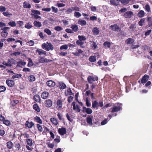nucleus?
<instances>
[{"label":"nucleus","mask_w":152,"mask_h":152,"mask_svg":"<svg viewBox=\"0 0 152 152\" xmlns=\"http://www.w3.org/2000/svg\"><path fill=\"white\" fill-rule=\"evenodd\" d=\"M7 62L10 65L9 66L11 67L12 64H16V61L12 58L9 59L8 60Z\"/></svg>","instance_id":"17"},{"label":"nucleus","mask_w":152,"mask_h":152,"mask_svg":"<svg viewBox=\"0 0 152 152\" xmlns=\"http://www.w3.org/2000/svg\"><path fill=\"white\" fill-rule=\"evenodd\" d=\"M147 21L148 23V26L149 27L152 26V17H148Z\"/></svg>","instance_id":"27"},{"label":"nucleus","mask_w":152,"mask_h":152,"mask_svg":"<svg viewBox=\"0 0 152 152\" xmlns=\"http://www.w3.org/2000/svg\"><path fill=\"white\" fill-rule=\"evenodd\" d=\"M118 2H121V3L124 5H126L128 4L129 1H127V0H116Z\"/></svg>","instance_id":"44"},{"label":"nucleus","mask_w":152,"mask_h":152,"mask_svg":"<svg viewBox=\"0 0 152 152\" xmlns=\"http://www.w3.org/2000/svg\"><path fill=\"white\" fill-rule=\"evenodd\" d=\"M71 28H72L73 31H74V32H77L78 31V26L77 25H72Z\"/></svg>","instance_id":"30"},{"label":"nucleus","mask_w":152,"mask_h":152,"mask_svg":"<svg viewBox=\"0 0 152 152\" xmlns=\"http://www.w3.org/2000/svg\"><path fill=\"white\" fill-rule=\"evenodd\" d=\"M33 109L37 112H39L40 111V109L37 103H35L34 104L33 106Z\"/></svg>","instance_id":"22"},{"label":"nucleus","mask_w":152,"mask_h":152,"mask_svg":"<svg viewBox=\"0 0 152 152\" xmlns=\"http://www.w3.org/2000/svg\"><path fill=\"white\" fill-rule=\"evenodd\" d=\"M26 140L28 145L30 146L32 145L33 142L31 140L29 139H26Z\"/></svg>","instance_id":"43"},{"label":"nucleus","mask_w":152,"mask_h":152,"mask_svg":"<svg viewBox=\"0 0 152 152\" xmlns=\"http://www.w3.org/2000/svg\"><path fill=\"white\" fill-rule=\"evenodd\" d=\"M82 111L83 113L85 111L86 113L88 114H91L93 112L91 109L90 108H86L85 107H83Z\"/></svg>","instance_id":"7"},{"label":"nucleus","mask_w":152,"mask_h":152,"mask_svg":"<svg viewBox=\"0 0 152 152\" xmlns=\"http://www.w3.org/2000/svg\"><path fill=\"white\" fill-rule=\"evenodd\" d=\"M34 120L37 123L40 124L42 123V121L40 118L37 116H36L34 118Z\"/></svg>","instance_id":"32"},{"label":"nucleus","mask_w":152,"mask_h":152,"mask_svg":"<svg viewBox=\"0 0 152 152\" xmlns=\"http://www.w3.org/2000/svg\"><path fill=\"white\" fill-rule=\"evenodd\" d=\"M33 24L35 26L38 28H40L42 26L41 23L39 21L35 20L33 23Z\"/></svg>","instance_id":"23"},{"label":"nucleus","mask_w":152,"mask_h":152,"mask_svg":"<svg viewBox=\"0 0 152 152\" xmlns=\"http://www.w3.org/2000/svg\"><path fill=\"white\" fill-rule=\"evenodd\" d=\"M23 6L24 8H30L31 7V5L30 4L25 2H24L23 4Z\"/></svg>","instance_id":"42"},{"label":"nucleus","mask_w":152,"mask_h":152,"mask_svg":"<svg viewBox=\"0 0 152 152\" xmlns=\"http://www.w3.org/2000/svg\"><path fill=\"white\" fill-rule=\"evenodd\" d=\"M93 117L91 115H90L87 117L86 118V121L87 123L89 125H93L92 119Z\"/></svg>","instance_id":"12"},{"label":"nucleus","mask_w":152,"mask_h":152,"mask_svg":"<svg viewBox=\"0 0 152 152\" xmlns=\"http://www.w3.org/2000/svg\"><path fill=\"white\" fill-rule=\"evenodd\" d=\"M103 45L104 46L107 47V48H110V47L111 44L110 42L106 41L104 42Z\"/></svg>","instance_id":"46"},{"label":"nucleus","mask_w":152,"mask_h":152,"mask_svg":"<svg viewBox=\"0 0 152 152\" xmlns=\"http://www.w3.org/2000/svg\"><path fill=\"white\" fill-rule=\"evenodd\" d=\"M22 136H24V137L25 138H28H28L29 137V135L27 133H26V132H25L23 134L22 133L21 134V135L20 136V137Z\"/></svg>","instance_id":"49"},{"label":"nucleus","mask_w":152,"mask_h":152,"mask_svg":"<svg viewBox=\"0 0 152 152\" xmlns=\"http://www.w3.org/2000/svg\"><path fill=\"white\" fill-rule=\"evenodd\" d=\"M37 126L38 130L39 132H42V131L43 129L41 125L39 124H37Z\"/></svg>","instance_id":"53"},{"label":"nucleus","mask_w":152,"mask_h":152,"mask_svg":"<svg viewBox=\"0 0 152 152\" xmlns=\"http://www.w3.org/2000/svg\"><path fill=\"white\" fill-rule=\"evenodd\" d=\"M133 15V12L130 11H128L125 13L124 16L126 18H131Z\"/></svg>","instance_id":"6"},{"label":"nucleus","mask_w":152,"mask_h":152,"mask_svg":"<svg viewBox=\"0 0 152 152\" xmlns=\"http://www.w3.org/2000/svg\"><path fill=\"white\" fill-rule=\"evenodd\" d=\"M29 58V62L28 64V67H30L33 65V63L32 62V60L30 58Z\"/></svg>","instance_id":"61"},{"label":"nucleus","mask_w":152,"mask_h":152,"mask_svg":"<svg viewBox=\"0 0 152 152\" xmlns=\"http://www.w3.org/2000/svg\"><path fill=\"white\" fill-rule=\"evenodd\" d=\"M17 67H22V66H24L26 64V62L25 61H23L22 60L17 63Z\"/></svg>","instance_id":"16"},{"label":"nucleus","mask_w":152,"mask_h":152,"mask_svg":"<svg viewBox=\"0 0 152 152\" xmlns=\"http://www.w3.org/2000/svg\"><path fill=\"white\" fill-rule=\"evenodd\" d=\"M45 106L48 107H50L53 105V102L50 99H48L45 101Z\"/></svg>","instance_id":"9"},{"label":"nucleus","mask_w":152,"mask_h":152,"mask_svg":"<svg viewBox=\"0 0 152 152\" xmlns=\"http://www.w3.org/2000/svg\"><path fill=\"white\" fill-rule=\"evenodd\" d=\"M65 95L66 96L68 95H73L74 94L72 93L70 88H68L66 91V92H65Z\"/></svg>","instance_id":"29"},{"label":"nucleus","mask_w":152,"mask_h":152,"mask_svg":"<svg viewBox=\"0 0 152 152\" xmlns=\"http://www.w3.org/2000/svg\"><path fill=\"white\" fill-rule=\"evenodd\" d=\"M83 52V51L81 49H79L77 51L75 52V53H74L73 54L75 56H79L80 55V54L82 53Z\"/></svg>","instance_id":"41"},{"label":"nucleus","mask_w":152,"mask_h":152,"mask_svg":"<svg viewBox=\"0 0 152 152\" xmlns=\"http://www.w3.org/2000/svg\"><path fill=\"white\" fill-rule=\"evenodd\" d=\"M76 43L78 45L80 46L83 45V42L81 41L80 40H77L76 42Z\"/></svg>","instance_id":"59"},{"label":"nucleus","mask_w":152,"mask_h":152,"mask_svg":"<svg viewBox=\"0 0 152 152\" xmlns=\"http://www.w3.org/2000/svg\"><path fill=\"white\" fill-rule=\"evenodd\" d=\"M25 126L28 128H31L34 125V123L32 121L29 122L28 121H26Z\"/></svg>","instance_id":"13"},{"label":"nucleus","mask_w":152,"mask_h":152,"mask_svg":"<svg viewBox=\"0 0 152 152\" xmlns=\"http://www.w3.org/2000/svg\"><path fill=\"white\" fill-rule=\"evenodd\" d=\"M110 109L111 110V113H113L120 111L122 109V108L120 106H114L113 107H111Z\"/></svg>","instance_id":"4"},{"label":"nucleus","mask_w":152,"mask_h":152,"mask_svg":"<svg viewBox=\"0 0 152 152\" xmlns=\"http://www.w3.org/2000/svg\"><path fill=\"white\" fill-rule=\"evenodd\" d=\"M28 45L31 46H33L34 44V42L33 40H30V41L27 42Z\"/></svg>","instance_id":"62"},{"label":"nucleus","mask_w":152,"mask_h":152,"mask_svg":"<svg viewBox=\"0 0 152 152\" xmlns=\"http://www.w3.org/2000/svg\"><path fill=\"white\" fill-rule=\"evenodd\" d=\"M50 61L48 60L46 58H45L44 57H40L39 59V62L41 63H43L44 62H48Z\"/></svg>","instance_id":"19"},{"label":"nucleus","mask_w":152,"mask_h":152,"mask_svg":"<svg viewBox=\"0 0 152 152\" xmlns=\"http://www.w3.org/2000/svg\"><path fill=\"white\" fill-rule=\"evenodd\" d=\"M9 27H4L2 29L3 31L1 33V35L3 37H6L7 36L8 33L7 31V30L9 29Z\"/></svg>","instance_id":"10"},{"label":"nucleus","mask_w":152,"mask_h":152,"mask_svg":"<svg viewBox=\"0 0 152 152\" xmlns=\"http://www.w3.org/2000/svg\"><path fill=\"white\" fill-rule=\"evenodd\" d=\"M22 76V75L21 74H19L16 75H14L12 76V79H15L16 78H19L20 77Z\"/></svg>","instance_id":"47"},{"label":"nucleus","mask_w":152,"mask_h":152,"mask_svg":"<svg viewBox=\"0 0 152 152\" xmlns=\"http://www.w3.org/2000/svg\"><path fill=\"white\" fill-rule=\"evenodd\" d=\"M74 15L77 18H79L81 16V14L78 12H75L74 13Z\"/></svg>","instance_id":"60"},{"label":"nucleus","mask_w":152,"mask_h":152,"mask_svg":"<svg viewBox=\"0 0 152 152\" xmlns=\"http://www.w3.org/2000/svg\"><path fill=\"white\" fill-rule=\"evenodd\" d=\"M33 99L36 102L40 103V98L39 95L36 94L34 95L33 97Z\"/></svg>","instance_id":"21"},{"label":"nucleus","mask_w":152,"mask_h":152,"mask_svg":"<svg viewBox=\"0 0 152 152\" xmlns=\"http://www.w3.org/2000/svg\"><path fill=\"white\" fill-rule=\"evenodd\" d=\"M58 87L61 89H64L66 88V85L62 82H58Z\"/></svg>","instance_id":"14"},{"label":"nucleus","mask_w":152,"mask_h":152,"mask_svg":"<svg viewBox=\"0 0 152 152\" xmlns=\"http://www.w3.org/2000/svg\"><path fill=\"white\" fill-rule=\"evenodd\" d=\"M149 77L148 75H145L142 78L141 83L143 84L146 83L148 80Z\"/></svg>","instance_id":"15"},{"label":"nucleus","mask_w":152,"mask_h":152,"mask_svg":"<svg viewBox=\"0 0 152 152\" xmlns=\"http://www.w3.org/2000/svg\"><path fill=\"white\" fill-rule=\"evenodd\" d=\"M50 121L54 125H56L58 124V120L57 119L53 117L51 118L50 119Z\"/></svg>","instance_id":"24"},{"label":"nucleus","mask_w":152,"mask_h":152,"mask_svg":"<svg viewBox=\"0 0 152 152\" xmlns=\"http://www.w3.org/2000/svg\"><path fill=\"white\" fill-rule=\"evenodd\" d=\"M13 146V143L12 142L9 141L7 143V147L9 149H11L12 148Z\"/></svg>","instance_id":"28"},{"label":"nucleus","mask_w":152,"mask_h":152,"mask_svg":"<svg viewBox=\"0 0 152 152\" xmlns=\"http://www.w3.org/2000/svg\"><path fill=\"white\" fill-rule=\"evenodd\" d=\"M72 10L73 11L75 10L76 11H80V8L77 7V6H75L73 7H72Z\"/></svg>","instance_id":"63"},{"label":"nucleus","mask_w":152,"mask_h":152,"mask_svg":"<svg viewBox=\"0 0 152 152\" xmlns=\"http://www.w3.org/2000/svg\"><path fill=\"white\" fill-rule=\"evenodd\" d=\"M78 23L82 26H84L86 24V22L84 20H80L78 21Z\"/></svg>","instance_id":"36"},{"label":"nucleus","mask_w":152,"mask_h":152,"mask_svg":"<svg viewBox=\"0 0 152 152\" xmlns=\"http://www.w3.org/2000/svg\"><path fill=\"white\" fill-rule=\"evenodd\" d=\"M57 105L59 108H61L62 106V101L60 99L57 100Z\"/></svg>","instance_id":"25"},{"label":"nucleus","mask_w":152,"mask_h":152,"mask_svg":"<svg viewBox=\"0 0 152 152\" xmlns=\"http://www.w3.org/2000/svg\"><path fill=\"white\" fill-rule=\"evenodd\" d=\"M134 41V39L130 38L127 39L126 40L125 42L127 44H131L133 43Z\"/></svg>","instance_id":"26"},{"label":"nucleus","mask_w":152,"mask_h":152,"mask_svg":"<svg viewBox=\"0 0 152 152\" xmlns=\"http://www.w3.org/2000/svg\"><path fill=\"white\" fill-rule=\"evenodd\" d=\"M8 24L12 27H15L16 26V23L15 21H11L8 23Z\"/></svg>","instance_id":"51"},{"label":"nucleus","mask_w":152,"mask_h":152,"mask_svg":"<svg viewBox=\"0 0 152 152\" xmlns=\"http://www.w3.org/2000/svg\"><path fill=\"white\" fill-rule=\"evenodd\" d=\"M6 83L7 86L10 87H12L15 85L14 81L12 80H6Z\"/></svg>","instance_id":"5"},{"label":"nucleus","mask_w":152,"mask_h":152,"mask_svg":"<svg viewBox=\"0 0 152 152\" xmlns=\"http://www.w3.org/2000/svg\"><path fill=\"white\" fill-rule=\"evenodd\" d=\"M145 15V12L143 10H141L137 14V16L139 18L143 17Z\"/></svg>","instance_id":"37"},{"label":"nucleus","mask_w":152,"mask_h":152,"mask_svg":"<svg viewBox=\"0 0 152 152\" xmlns=\"http://www.w3.org/2000/svg\"><path fill=\"white\" fill-rule=\"evenodd\" d=\"M68 47L67 45H62L60 48V50H67Z\"/></svg>","instance_id":"58"},{"label":"nucleus","mask_w":152,"mask_h":152,"mask_svg":"<svg viewBox=\"0 0 152 152\" xmlns=\"http://www.w3.org/2000/svg\"><path fill=\"white\" fill-rule=\"evenodd\" d=\"M98 80L97 77H94L92 76H89L87 78V80L89 83L92 84L94 81H97Z\"/></svg>","instance_id":"1"},{"label":"nucleus","mask_w":152,"mask_h":152,"mask_svg":"<svg viewBox=\"0 0 152 152\" xmlns=\"http://www.w3.org/2000/svg\"><path fill=\"white\" fill-rule=\"evenodd\" d=\"M3 123L7 126H10L11 124V123L10 121L8 120H5L3 121Z\"/></svg>","instance_id":"50"},{"label":"nucleus","mask_w":152,"mask_h":152,"mask_svg":"<svg viewBox=\"0 0 152 152\" xmlns=\"http://www.w3.org/2000/svg\"><path fill=\"white\" fill-rule=\"evenodd\" d=\"M73 107V109L74 110L76 111L77 112L79 113L80 111V107L78 105H76V103L75 102H73L72 103Z\"/></svg>","instance_id":"3"},{"label":"nucleus","mask_w":152,"mask_h":152,"mask_svg":"<svg viewBox=\"0 0 152 152\" xmlns=\"http://www.w3.org/2000/svg\"><path fill=\"white\" fill-rule=\"evenodd\" d=\"M110 4L113 6H118L119 5L118 3H117L115 0H110Z\"/></svg>","instance_id":"35"},{"label":"nucleus","mask_w":152,"mask_h":152,"mask_svg":"<svg viewBox=\"0 0 152 152\" xmlns=\"http://www.w3.org/2000/svg\"><path fill=\"white\" fill-rule=\"evenodd\" d=\"M58 133L61 135H63L66 133V129L64 127H62L59 129L58 130Z\"/></svg>","instance_id":"8"},{"label":"nucleus","mask_w":152,"mask_h":152,"mask_svg":"<svg viewBox=\"0 0 152 152\" xmlns=\"http://www.w3.org/2000/svg\"><path fill=\"white\" fill-rule=\"evenodd\" d=\"M33 27L31 22H28L25 25V27L27 29H30Z\"/></svg>","instance_id":"38"},{"label":"nucleus","mask_w":152,"mask_h":152,"mask_svg":"<svg viewBox=\"0 0 152 152\" xmlns=\"http://www.w3.org/2000/svg\"><path fill=\"white\" fill-rule=\"evenodd\" d=\"M98 107V103L96 101H94L92 103V108H97Z\"/></svg>","instance_id":"34"},{"label":"nucleus","mask_w":152,"mask_h":152,"mask_svg":"<svg viewBox=\"0 0 152 152\" xmlns=\"http://www.w3.org/2000/svg\"><path fill=\"white\" fill-rule=\"evenodd\" d=\"M110 27L111 28L112 30L117 32L120 31L121 30V28L117 24L112 25Z\"/></svg>","instance_id":"2"},{"label":"nucleus","mask_w":152,"mask_h":152,"mask_svg":"<svg viewBox=\"0 0 152 152\" xmlns=\"http://www.w3.org/2000/svg\"><path fill=\"white\" fill-rule=\"evenodd\" d=\"M19 100L17 99L14 100L11 102V105L12 107H14L19 103Z\"/></svg>","instance_id":"33"},{"label":"nucleus","mask_w":152,"mask_h":152,"mask_svg":"<svg viewBox=\"0 0 152 152\" xmlns=\"http://www.w3.org/2000/svg\"><path fill=\"white\" fill-rule=\"evenodd\" d=\"M36 52H38V54L39 55H41V54H43L44 55H46V52L42 50V49H37L36 50Z\"/></svg>","instance_id":"39"},{"label":"nucleus","mask_w":152,"mask_h":152,"mask_svg":"<svg viewBox=\"0 0 152 152\" xmlns=\"http://www.w3.org/2000/svg\"><path fill=\"white\" fill-rule=\"evenodd\" d=\"M17 24L19 25L20 27H21L23 25V22L22 21H18Z\"/></svg>","instance_id":"64"},{"label":"nucleus","mask_w":152,"mask_h":152,"mask_svg":"<svg viewBox=\"0 0 152 152\" xmlns=\"http://www.w3.org/2000/svg\"><path fill=\"white\" fill-rule=\"evenodd\" d=\"M31 12L32 13L31 14V15L32 16L36 15H40L41 14L40 12L37 10H32Z\"/></svg>","instance_id":"18"},{"label":"nucleus","mask_w":152,"mask_h":152,"mask_svg":"<svg viewBox=\"0 0 152 152\" xmlns=\"http://www.w3.org/2000/svg\"><path fill=\"white\" fill-rule=\"evenodd\" d=\"M6 90V88L4 86H0V93Z\"/></svg>","instance_id":"57"},{"label":"nucleus","mask_w":152,"mask_h":152,"mask_svg":"<svg viewBox=\"0 0 152 152\" xmlns=\"http://www.w3.org/2000/svg\"><path fill=\"white\" fill-rule=\"evenodd\" d=\"M46 84L49 87L52 88L55 86L56 83L53 81L50 80L47 82Z\"/></svg>","instance_id":"11"},{"label":"nucleus","mask_w":152,"mask_h":152,"mask_svg":"<svg viewBox=\"0 0 152 152\" xmlns=\"http://www.w3.org/2000/svg\"><path fill=\"white\" fill-rule=\"evenodd\" d=\"M145 9L147 12H149L150 11V7L148 4H147L145 6Z\"/></svg>","instance_id":"54"},{"label":"nucleus","mask_w":152,"mask_h":152,"mask_svg":"<svg viewBox=\"0 0 152 152\" xmlns=\"http://www.w3.org/2000/svg\"><path fill=\"white\" fill-rule=\"evenodd\" d=\"M55 30L59 31L63 30V28L60 26H56L54 28Z\"/></svg>","instance_id":"56"},{"label":"nucleus","mask_w":152,"mask_h":152,"mask_svg":"<svg viewBox=\"0 0 152 152\" xmlns=\"http://www.w3.org/2000/svg\"><path fill=\"white\" fill-rule=\"evenodd\" d=\"M92 32L96 35H98L99 32V30L97 27H95L93 28Z\"/></svg>","instance_id":"31"},{"label":"nucleus","mask_w":152,"mask_h":152,"mask_svg":"<svg viewBox=\"0 0 152 152\" xmlns=\"http://www.w3.org/2000/svg\"><path fill=\"white\" fill-rule=\"evenodd\" d=\"M44 31L49 35H50L52 34L51 31L48 28H46L45 29Z\"/></svg>","instance_id":"45"},{"label":"nucleus","mask_w":152,"mask_h":152,"mask_svg":"<svg viewBox=\"0 0 152 152\" xmlns=\"http://www.w3.org/2000/svg\"><path fill=\"white\" fill-rule=\"evenodd\" d=\"M49 96V93L47 91H44L41 94V96L43 99H47Z\"/></svg>","instance_id":"20"},{"label":"nucleus","mask_w":152,"mask_h":152,"mask_svg":"<svg viewBox=\"0 0 152 152\" xmlns=\"http://www.w3.org/2000/svg\"><path fill=\"white\" fill-rule=\"evenodd\" d=\"M145 18H142L138 22V24L140 26H142L143 25V23H145Z\"/></svg>","instance_id":"48"},{"label":"nucleus","mask_w":152,"mask_h":152,"mask_svg":"<svg viewBox=\"0 0 152 152\" xmlns=\"http://www.w3.org/2000/svg\"><path fill=\"white\" fill-rule=\"evenodd\" d=\"M78 38L79 39V40L82 41L83 40H86V38L85 37L83 36H78Z\"/></svg>","instance_id":"55"},{"label":"nucleus","mask_w":152,"mask_h":152,"mask_svg":"<svg viewBox=\"0 0 152 152\" xmlns=\"http://www.w3.org/2000/svg\"><path fill=\"white\" fill-rule=\"evenodd\" d=\"M29 81L31 82H33L35 80V77L34 75H30L29 76Z\"/></svg>","instance_id":"52"},{"label":"nucleus","mask_w":152,"mask_h":152,"mask_svg":"<svg viewBox=\"0 0 152 152\" xmlns=\"http://www.w3.org/2000/svg\"><path fill=\"white\" fill-rule=\"evenodd\" d=\"M89 60L90 61L94 62L96 60V58L95 56H91L89 58Z\"/></svg>","instance_id":"40"}]
</instances>
